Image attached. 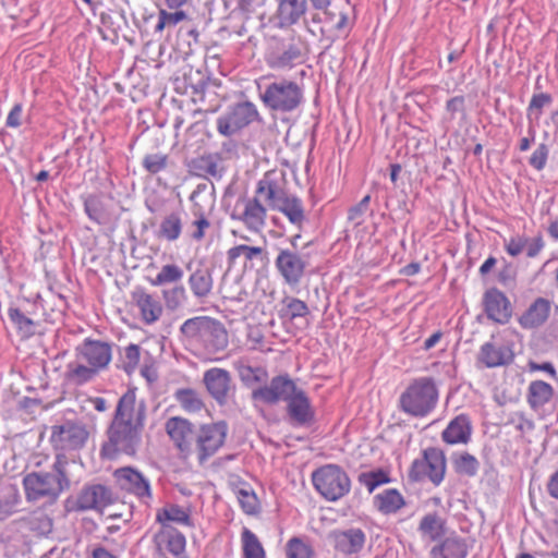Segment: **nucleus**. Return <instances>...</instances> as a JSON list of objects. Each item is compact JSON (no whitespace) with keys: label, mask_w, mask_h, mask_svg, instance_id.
<instances>
[{"label":"nucleus","mask_w":558,"mask_h":558,"mask_svg":"<svg viewBox=\"0 0 558 558\" xmlns=\"http://www.w3.org/2000/svg\"><path fill=\"white\" fill-rule=\"evenodd\" d=\"M147 416L145 400L137 399L136 388H129L118 400L101 454L114 459L118 454L133 457L142 445Z\"/></svg>","instance_id":"1"},{"label":"nucleus","mask_w":558,"mask_h":558,"mask_svg":"<svg viewBox=\"0 0 558 558\" xmlns=\"http://www.w3.org/2000/svg\"><path fill=\"white\" fill-rule=\"evenodd\" d=\"M251 398L253 401L266 404L286 402L287 414L293 426H310L315 421V411L305 391L299 388L287 374L275 376L269 385L254 389Z\"/></svg>","instance_id":"2"},{"label":"nucleus","mask_w":558,"mask_h":558,"mask_svg":"<svg viewBox=\"0 0 558 558\" xmlns=\"http://www.w3.org/2000/svg\"><path fill=\"white\" fill-rule=\"evenodd\" d=\"M181 341L199 353L213 356L229 345L225 325L210 316H195L186 319L179 329Z\"/></svg>","instance_id":"3"},{"label":"nucleus","mask_w":558,"mask_h":558,"mask_svg":"<svg viewBox=\"0 0 558 558\" xmlns=\"http://www.w3.org/2000/svg\"><path fill=\"white\" fill-rule=\"evenodd\" d=\"M66 465V460L58 457L51 471L26 474L23 478L26 500L29 502L41 499H47L49 502L57 501L60 495L71 486Z\"/></svg>","instance_id":"4"},{"label":"nucleus","mask_w":558,"mask_h":558,"mask_svg":"<svg viewBox=\"0 0 558 558\" xmlns=\"http://www.w3.org/2000/svg\"><path fill=\"white\" fill-rule=\"evenodd\" d=\"M258 93L265 108L276 113H292L304 101L302 87L295 81L287 78L258 84Z\"/></svg>","instance_id":"5"},{"label":"nucleus","mask_w":558,"mask_h":558,"mask_svg":"<svg viewBox=\"0 0 558 558\" xmlns=\"http://www.w3.org/2000/svg\"><path fill=\"white\" fill-rule=\"evenodd\" d=\"M438 389L432 377L414 379L399 397V409L413 417H425L436 407Z\"/></svg>","instance_id":"6"},{"label":"nucleus","mask_w":558,"mask_h":558,"mask_svg":"<svg viewBox=\"0 0 558 558\" xmlns=\"http://www.w3.org/2000/svg\"><path fill=\"white\" fill-rule=\"evenodd\" d=\"M264 58L269 69L288 71L305 61L306 44L301 37H274Z\"/></svg>","instance_id":"7"},{"label":"nucleus","mask_w":558,"mask_h":558,"mask_svg":"<svg viewBox=\"0 0 558 558\" xmlns=\"http://www.w3.org/2000/svg\"><path fill=\"white\" fill-rule=\"evenodd\" d=\"M312 483L318 494L328 501H337L348 495L351 480L338 464L329 463L312 473Z\"/></svg>","instance_id":"8"},{"label":"nucleus","mask_w":558,"mask_h":558,"mask_svg":"<svg viewBox=\"0 0 558 558\" xmlns=\"http://www.w3.org/2000/svg\"><path fill=\"white\" fill-rule=\"evenodd\" d=\"M447 460L444 451L436 447H428L422 451V457L413 460L408 471V480L411 483L429 481L434 486H439L445 478Z\"/></svg>","instance_id":"9"},{"label":"nucleus","mask_w":558,"mask_h":558,"mask_svg":"<svg viewBox=\"0 0 558 558\" xmlns=\"http://www.w3.org/2000/svg\"><path fill=\"white\" fill-rule=\"evenodd\" d=\"M117 496L102 484H86L75 495L64 501L66 512L100 511L117 501Z\"/></svg>","instance_id":"10"},{"label":"nucleus","mask_w":558,"mask_h":558,"mask_svg":"<svg viewBox=\"0 0 558 558\" xmlns=\"http://www.w3.org/2000/svg\"><path fill=\"white\" fill-rule=\"evenodd\" d=\"M258 119L259 112L253 102H236L217 118V131L220 135L231 137Z\"/></svg>","instance_id":"11"},{"label":"nucleus","mask_w":558,"mask_h":558,"mask_svg":"<svg viewBox=\"0 0 558 558\" xmlns=\"http://www.w3.org/2000/svg\"><path fill=\"white\" fill-rule=\"evenodd\" d=\"M275 267L283 282L290 287L301 283L310 266V256L294 247H278Z\"/></svg>","instance_id":"12"},{"label":"nucleus","mask_w":558,"mask_h":558,"mask_svg":"<svg viewBox=\"0 0 558 558\" xmlns=\"http://www.w3.org/2000/svg\"><path fill=\"white\" fill-rule=\"evenodd\" d=\"M228 424L225 421L204 424L195 434L194 451L201 464L213 457L225 444Z\"/></svg>","instance_id":"13"},{"label":"nucleus","mask_w":558,"mask_h":558,"mask_svg":"<svg viewBox=\"0 0 558 558\" xmlns=\"http://www.w3.org/2000/svg\"><path fill=\"white\" fill-rule=\"evenodd\" d=\"M267 207L255 195L236 199L230 218L239 221L252 232H260L266 226Z\"/></svg>","instance_id":"14"},{"label":"nucleus","mask_w":558,"mask_h":558,"mask_svg":"<svg viewBox=\"0 0 558 558\" xmlns=\"http://www.w3.org/2000/svg\"><path fill=\"white\" fill-rule=\"evenodd\" d=\"M89 433L81 421H65L51 427L50 441L57 450L71 451L83 448Z\"/></svg>","instance_id":"15"},{"label":"nucleus","mask_w":558,"mask_h":558,"mask_svg":"<svg viewBox=\"0 0 558 558\" xmlns=\"http://www.w3.org/2000/svg\"><path fill=\"white\" fill-rule=\"evenodd\" d=\"M112 475L121 490L135 496L144 505H149L153 499L150 481L142 472L133 466H123L117 469Z\"/></svg>","instance_id":"16"},{"label":"nucleus","mask_w":558,"mask_h":558,"mask_svg":"<svg viewBox=\"0 0 558 558\" xmlns=\"http://www.w3.org/2000/svg\"><path fill=\"white\" fill-rule=\"evenodd\" d=\"M287 185L288 182L283 171L270 170L257 182L254 195L266 207L274 209L289 194Z\"/></svg>","instance_id":"17"},{"label":"nucleus","mask_w":558,"mask_h":558,"mask_svg":"<svg viewBox=\"0 0 558 558\" xmlns=\"http://www.w3.org/2000/svg\"><path fill=\"white\" fill-rule=\"evenodd\" d=\"M203 381L208 393L219 404L226 405L235 393V386L229 371L211 367L204 373Z\"/></svg>","instance_id":"18"},{"label":"nucleus","mask_w":558,"mask_h":558,"mask_svg":"<svg viewBox=\"0 0 558 558\" xmlns=\"http://www.w3.org/2000/svg\"><path fill=\"white\" fill-rule=\"evenodd\" d=\"M155 551L162 558H187L186 538L173 526L160 527L154 535Z\"/></svg>","instance_id":"19"},{"label":"nucleus","mask_w":558,"mask_h":558,"mask_svg":"<svg viewBox=\"0 0 558 558\" xmlns=\"http://www.w3.org/2000/svg\"><path fill=\"white\" fill-rule=\"evenodd\" d=\"M484 312L488 319L506 325L512 316V305L508 296L497 288H490L483 295Z\"/></svg>","instance_id":"20"},{"label":"nucleus","mask_w":558,"mask_h":558,"mask_svg":"<svg viewBox=\"0 0 558 558\" xmlns=\"http://www.w3.org/2000/svg\"><path fill=\"white\" fill-rule=\"evenodd\" d=\"M333 549L344 556L359 555L364 548L366 534L359 527L333 530L329 533Z\"/></svg>","instance_id":"21"},{"label":"nucleus","mask_w":558,"mask_h":558,"mask_svg":"<svg viewBox=\"0 0 558 558\" xmlns=\"http://www.w3.org/2000/svg\"><path fill=\"white\" fill-rule=\"evenodd\" d=\"M274 20L280 29L290 28L301 22L308 10L307 0H275Z\"/></svg>","instance_id":"22"},{"label":"nucleus","mask_w":558,"mask_h":558,"mask_svg":"<svg viewBox=\"0 0 558 558\" xmlns=\"http://www.w3.org/2000/svg\"><path fill=\"white\" fill-rule=\"evenodd\" d=\"M165 428L175 447L182 453H192L196 432L193 430V425L189 420L180 416L170 417L166 422Z\"/></svg>","instance_id":"23"},{"label":"nucleus","mask_w":558,"mask_h":558,"mask_svg":"<svg viewBox=\"0 0 558 558\" xmlns=\"http://www.w3.org/2000/svg\"><path fill=\"white\" fill-rule=\"evenodd\" d=\"M131 298L137 306L144 324L151 325L159 320L163 307L157 295L148 293L145 288L136 287L132 291Z\"/></svg>","instance_id":"24"},{"label":"nucleus","mask_w":558,"mask_h":558,"mask_svg":"<svg viewBox=\"0 0 558 558\" xmlns=\"http://www.w3.org/2000/svg\"><path fill=\"white\" fill-rule=\"evenodd\" d=\"M76 350L97 371L105 368L111 361V345L105 341L85 339Z\"/></svg>","instance_id":"25"},{"label":"nucleus","mask_w":558,"mask_h":558,"mask_svg":"<svg viewBox=\"0 0 558 558\" xmlns=\"http://www.w3.org/2000/svg\"><path fill=\"white\" fill-rule=\"evenodd\" d=\"M472 423L468 415L460 414L452 418L441 432V439L447 445H466L472 437Z\"/></svg>","instance_id":"26"},{"label":"nucleus","mask_w":558,"mask_h":558,"mask_svg":"<svg viewBox=\"0 0 558 558\" xmlns=\"http://www.w3.org/2000/svg\"><path fill=\"white\" fill-rule=\"evenodd\" d=\"M551 310V302L545 298H536L519 317L518 322L523 329H535L543 326Z\"/></svg>","instance_id":"27"},{"label":"nucleus","mask_w":558,"mask_h":558,"mask_svg":"<svg viewBox=\"0 0 558 558\" xmlns=\"http://www.w3.org/2000/svg\"><path fill=\"white\" fill-rule=\"evenodd\" d=\"M513 357V352L509 347L504 344L498 345L488 341L481 345L477 359L486 367L493 368L510 364Z\"/></svg>","instance_id":"28"},{"label":"nucleus","mask_w":558,"mask_h":558,"mask_svg":"<svg viewBox=\"0 0 558 558\" xmlns=\"http://www.w3.org/2000/svg\"><path fill=\"white\" fill-rule=\"evenodd\" d=\"M206 187V184H198L190 196V199L193 203L192 214L194 216V220L191 223L193 231L190 233V238L196 242L204 239L206 230L210 227V221L206 217L204 208L197 202Z\"/></svg>","instance_id":"29"},{"label":"nucleus","mask_w":558,"mask_h":558,"mask_svg":"<svg viewBox=\"0 0 558 558\" xmlns=\"http://www.w3.org/2000/svg\"><path fill=\"white\" fill-rule=\"evenodd\" d=\"M429 554L432 558H465L468 545L461 536L451 535L435 545Z\"/></svg>","instance_id":"30"},{"label":"nucleus","mask_w":558,"mask_h":558,"mask_svg":"<svg viewBox=\"0 0 558 558\" xmlns=\"http://www.w3.org/2000/svg\"><path fill=\"white\" fill-rule=\"evenodd\" d=\"M184 211L182 209L173 210L167 214L160 221L156 232L158 239L167 242H175L183 232Z\"/></svg>","instance_id":"31"},{"label":"nucleus","mask_w":558,"mask_h":558,"mask_svg":"<svg viewBox=\"0 0 558 558\" xmlns=\"http://www.w3.org/2000/svg\"><path fill=\"white\" fill-rule=\"evenodd\" d=\"M156 521L161 524V527L171 526V522L194 527L190 509L183 508L177 504H169L159 509L156 513Z\"/></svg>","instance_id":"32"},{"label":"nucleus","mask_w":558,"mask_h":558,"mask_svg":"<svg viewBox=\"0 0 558 558\" xmlns=\"http://www.w3.org/2000/svg\"><path fill=\"white\" fill-rule=\"evenodd\" d=\"M373 505L381 514L397 513L405 506V499L397 488H388L373 498Z\"/></svg>","instance_id":"33"},{"label":"nucleus","mask_w":558,"mask_h":558,"mask_svg":"<svg viewBox=\"0 0 558 558\" xmlns=\"http://www.w3.org/2000/svg\"><path fill=\"white\" fill-rule=\"evenodd\" d=\"M225 162L226 157L222 156V153H209L197 158L194 161V167L204 175L220 180L227 171Z\"/></svg>","instance_id":"34"},{"label":"nucleus","mask_w":558,"mask_h":558,"mask_svg":"<svg viewBox=\"0 0 558 558\" xmlns=\"http://www.w3.org/2000/svg\"><path fill=\"white\" fill-rule=\"evenodd\" d=\"M554 397V388L544 380L530 383L526 392V401L533 411L542 410Z\"/></svg>","instance_id":"35"},{"label":"nucleus","mask_w":558,"mask_h":558,"mask_svg":"<svg viewBox=\"0 0 558 558\" xmlns=\"http://www.w3.org/2000/svg\"><path fill=\"white\" fill-rule=\"evenodd\" d=\"M187 282L194 296L205 299L210 294L214 286L211 270L205 267L197 268L190 275Z\"/></svg>","instance_id":"36"},{"label":"nucleus","mask_w":558,"mask_h":558,"mask_svg":"<svg viewBox=\"0 0 558 558\" xmlns=\"http://www.w3.org/2000/svg\"><path fill=\"white\" fill-rule=\"evenodd\" d=\"M274 210L282 213L298 228H301L305 221L303 203L295 195L288 194Z\"/></svg>","instance_id":"37"},{"label":"nucleus","mask_w":558,"mask_h":558,"mask_svg":"<svg viewBox=\"0 0 558 558\" xmlns=\"http://www.w3.org/2000/svg\"><path fill=\"white\" fill-rule=\"evenodd\" d=\"M244 257V266L247 267L248 263L254 259H259L260 263L267 260V253L263 247L250 246L245 244L235 245L227 251V260L229 266H233L239 257ZM253 264H251V267Z\"/></svg>","instance_id":"38"},{"label":"nucleus","mask_w":558,"mask_h":558,"mask_svg":"<svg viewBox=\"0 0 558 558\" xmlns=\"http://www.w3.org/2000/svg\"><path fill=\"white\" fill-rule=\"evenodd\" d=\"M22 497L15 485L7 487L0 493V523L7 521L19 512Z\"/></svg>","instance_id":"39"},{"label":"nucleus","mask_w":558,"mask_h":558,"mask_svg":"<svg viewBox=\"0 0 558 558\" xmlns=\"http://www.w3.org/2000/svg\"><path fill=\"white\" fill-rule=\"evenodd\" d=\"M278 315L281 320L292 322L296 318H303L310 315V308L304 301L293 296H286L281 301Z\"/></svg>","instance_id":"40"},{"label":"nucleus","mask_w":558,"mask_h":558,"mask_svg":"<svg viewBox=\"0 0 558 558\" xmlns=\"http://www.w3.org/2000/svg\"><path fill=\"white\" fill-rule=\"evenodd\" d=\"M451 463L457 474L468 477H474L480 469V461L469 452L452 453Z\"/></svg>","instance_id":"41"},{"label":"nucleus","mask_w":558,"mask_h":558,"mask_svg":"<svg viewBox=\"0 0 558 558\" xmlns=\"http://www.w3.org/2000/svg\"><path fill=\"white\" fill-rule=\"evenodd\" d=\"M235 369L240 380L246 387H253L257 384H265L268 380V372L262 366L253 367L243 362L235 363Z\"/></svg>","instance_id":"42"},{"label":"nucleus","mask_w":558,"mask_h":558,"mask_svg":"<svg viewBox=\"0 0 558 558\" xmlns=\"http://www.w3.org/2000/svg\"><path fill=\"white\" fill-rule=\"evenodd\" d=\"M418 530L432 541L440 539L446 533V521L436 512L424 515Z\"/></svg>","instance_id":"43"},{"label":"nucleus","mask_w":558,"mask_h":558,"mask_svg":"<svg viewBox=\"0 0 558 558\" xmlns=\"http://www.w3.org/2000/svg\"><path fill=\"white\" fill-rule=\"evenodd\" d=\"M8 316L22 338L29 339L36 333L37 324L20 308L9 307Z\"/></svg>","instance_id":"44"},{"label":"nucleus","mask_w":558,"mask_h":558,"mask_svg":"<svg viewBox=\"0 0 558 558\" xmlns=\"http://www.w3.org/2000/svg\"><path fill=\"white\" fill-rule=\"evenodd\" d=\"M199 33L195 26L183 25L177 34V49L184 56H190L194 51V46L198 44Z\"/></svg>","instance_id":"45"},{"label":"nucleus","mask_w":558,"mask_h":558,"mask_svg":"<svg viewBox=\"0 0 558 558\" xmlns=\"http://www.w3.org/2000/svg\"><path fill=\"white\" fill-rule=\"evenodd\" d=\"M84 211L97 225H106L109 221L106 206L97 195H88L84 198Z\"/></svg>","instance_id":"46"},{"label":"nucleus","mask_w":558,"mask_h":558,"mask_svg":"<svg viewBox=\"0 0 558 558\" xmlns=\"http://www.w3.org/2000/svg\"><path fill=\"white\" fill-rule=\"evenodd\" d=\"M357 482L365 486L367 492L371 494L373 493L377 487L388 484L391 482V477L389 475V472L384 469H375L371 471L361 472L357 475Z\"/></svg>","instance_id":"47"},{"label":"nucleus","mask_w":558,"mask_h":558,"mask_svg":"<svg viewBox=\"0 0 558 558\" xmlns=\"http://www.w3.org/2000/svg\"><path fill=\"white\" fill-rule=\"evenodd\" d=\"M244 558H265V550L258 537L247 527L241 533Z\"/></svg>","instance_id":"48"},{"label":"nucleus","mask_w":558,"mask_h":558,"mask_svg":"<svg viewBox=\"0 0 558 558\" xmlns=\"http://www.w3.org/2000/svg\"><path fill=\"white\" fill-rule=\"evenodd\" d=\"M184 276L183 269L177 264L163 265L157 276L150 280L155 287L165 286L169 283L179 284Z\"/></svg>","instance_id":"49"},{"label":"nucleus","mask_w":558,"mask_h":558,"mask_svg":"<svg viewBox=\"0 0 558 558\" xmlns=\"http://www.w3.org/2000/svg\"><path fill=\"white\" fill-rule=\"evenodd\" d=\"M162 298L169 311H177L187 302V292L182 283L162 290Z\"/></svg>","instance_id":"50"},{"label":"nucleus","mask_w":558,"mask_h":558,"mask_svg":"<svg viewBox=\"0 0 558 558\" xmlns=\"http://www.w3.org/2000/svg\"><path fill=\"white\" fill-rule=\"evenodd\" d=\"M184 82L186 84V88L191 89L192 95L202 97L207 88L209 77L201 70L194 71L191 69L184 74Z\"/></svg>","instance_id":"51"},{"label":"nucleus","mask_w":558,"mask_h":558,"mask_svg":"<svg viewBox=\"0 0 558 558\" xmlns=\"http://www.w3.org/2000/svg\"><path fill=\"white\" fill-rule=\"evenodd\" d=\"M175 399L187 412H197L204 407L199 395L193 389L177 390Z\"/></svg>","instance_id":"52"},{"label":"nucleus","mask_w":558,"mask_h":558,"mask_svg":"<svg viewBox=\"0 0 558 558\" xmlns=\"http://www.w3.org/2000/svg\"><path fill=\"white\" fill-rule=\"evenodd\" d=\"M141 348L137 344L130 343L120 353V367L128 374H132L140 362Z\"/></svg>","instance_id":"53"},{"label":"nucleus","mask_w":558,"mask_h":558,"mask_svg":"<svg viewBox=\"0 0 558 558\" xmlns=\"http://www.w3.org/2000/svg\"><path fill=\"white\" fill-rule=\"evenodd\" d=\"M287 558H314L313 547L299 537H292L286 546Z\"/></svg>","instance_id":"54"},{"label":"nucleus","mask_w":558,"mask_h":558,"mask_svg":"<svg viewBox=\"0 0 558 558\" xmlns=\"http://www.w3.org/2000/svg\"><path fill=\"white\" fill-rule=\"evenodd\" d=\"M168 162L167 155L157 153L146 155L143 158L142 166L149 174H157L168 167Z\"/></svg>","instance_id":"55"},{"label":"nucleus","mask_w":558,"mask_h":558,"mask_svg":"<svg viewBox=\"0 0 558 558\" xmlns=\"http://www.w3.org/2000/svg\"><path fill=\"white\" fill-rule=\"evenodd\" d=\"M371 195H365L356 205L352 206L348 211V220L354 226H360L363 222V217L368 210Z\"/></svg>","instance_id":"56"},{"label":"nucleus","mask_w":558,"mask_h":558,"mask_svg":"<svg viewBox=\"0 0 558 558\" xmlns=\"http://www.w3.org/2000/svg\"><path fill=\"white\" fill-rule=\"evenodd\" d=\"M238 499L245 513L254 514L257 512L258 502L254 492L241 488L238 493Z\"/></svg>","instance_id":"57"},{"label":"nucleus","mask_w":558,"mask_h":558,"mask_svg":"<svg viewBox=\"0 0 558 558\" xmlns=\"http://www.w3.org/2000/svg\"><path fill=\"white\" fill-rule=\"evenodd\" d=\"M70 367L69 377L71 379H74L76 384H84L89 381L98 372L93 366H85V365H76L74 367Z\"/></svg>","instance_id":"58"},{"label":"nucleus","mask_w":558,"mask_h":558,"mask_svg":"<svg viewBox=\"0 0 558 558\" xmlns=\"http://www.w3.org/2000/svg\"><path fill=\"white\" fill-rule=\"evenodd\" d=\"M526 244L527 238L517 234L505 241V250L510 256L517 257L524 251Z\"/></svg>","instance_id":"59"},{"label":"nucleus","mask_w":558,"mask_h":558,"mask_svg":"<svg viewBox=\"0 0 558 558\" xmlns=\"http://www.w3.org/2000/svg\"><path fill=\"white\" fill-rule=\"evenodd\" d=\"M548 147L546 144H539L530 157L529 163L536 170H543L548 158Z\"/></svg>","instance_id":"60"},{"label":"nucleus","mask_w":558,"mask_h":558,"mask_svg":"<svg viewBox=\"0 0 558 558\" xmlns=\"http://www.w3.org/2000/svg\"><path fill=\"white\" fill-rule=\"evenodd\" d=\"M268 0H238L236 10L246 19L250 17L257 9L263 8Z\"/></svg>","instance_id":"61"},{"label":"nucleus","mask_w":558,"mask_h":558,"mask_svg":"<svg viewBox=\"0 0 558 558\" xmlns=\"http://www.w3.org/2000/svg\"><path fill=\"white\" fill-rule=\"evenodd\" d=\"M551 101H553V97H551V95H549L547 93L534 94L531 98L527 110L529 111L537 110L538 114H541L542 109L545 106H548L549 104H551Z\"/></svg>","instance_id":"62"},{"label":"nucleus","mask_w":558,"mask_h":558,"mask_svg":"<svg viewBox=\"0 0 558 558\" xmlns=\"http://www.w3.org/2000/svg\"><path fill=\"white\" fill-rule=\"evenodd\" d=\"M544 246H545V242H544V239H543V236L541 234H538L537 236L533 238L531 241L527 239V244L525 246L526 256L529 258L536 257L542 252Z\"/></svg>","instance_id":"63"},{"label":"nucleus","mask_w":558,"mask_h":558,"mask_svg":"<svg viewBox=\"0 0 558 558\" xmlns=\"http://www.w3.org/2000/svg\"><path fill=\"white\" fill-rule=\"evenodd\" d=\"M22 113L23 106L15 104L7 117L5 125L8 128H19L22 124Z\"/></svg>","instance_id":"64"}]
</instances>
